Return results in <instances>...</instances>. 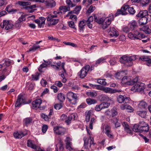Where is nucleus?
<instances>
[{
  "label": "nucleus",
  "mask_w": 151,
  "mask_h": 151,
  "mask_svg": "<svg viewBox=\"0 0 151 151\" xmlns=\"http://www.w3.org/2000/svg\"><path fill=\"white\" fill-rule=\"evenodd\" d=\"M95 119L94 117H92L89 125V128L92 129H93V124L95 123Z\"/></svg>",
  "instance_id": "nucleus-58"
},
{
  "label": "nucleus",
  "mask_w": 151,
  "mask_h": 151,
  "mask_svg": "<svg viewBox=\"0 0 151 151\" xmlns=\"http://www.w3.org/2000/svg\"><path fill=\"white\" fill-rule=\"evenodd\" d=\"M86 94L88 96L91 97H95L97 95L96 93L95 92H87Z\"/></svg>",
  "instance_id": "nucleus-54"
},
{
  "label": "nucleus",
  "mask_w": 151,
  "mask_h": 151,
  "mask_svg": "<svg viewBox=\"0 0 151 151\" xmlns=\"http://www.w3.org/2000/svg\"><path fill=\"white\" fill-rule=\"evenodd\" d=\"M56 146L55 151H63L64 150L63 144L61 140H60L59 142L56 145Z\"/></svg>",
  "instance_id": "nucleus-27"
},
{
  "label": "nucleus",
  "mask_w": 151,
  "mask_h": 151,
  "mask_svg": "<svg viewBox=\"0 0 151 151\" xmlns=\"http://www.w3.org/2000/svg\"><path fill=\"white\" fill-rule=\"evenodd\" d=\"M27 144L28 147H30L33 149H35L37 147V146L36 145L33 144L32 141L28 140L27 141Z\"/></svg>",
  "instance_id": "nucleus-38"
},
{
  "label": "nucleus",
  "mask_w": 151,
  "mask_h": 151,
  "mask_svg": "<svg viewBox=\"0 0 151 151\" xmlns=\"http://www.w3.org/2000/svg\"><path fill=\"white\" fill-rule=\"evenodd\" d=\"M92 111H89L88 112H86V122H88L89 121L91 116L92 114Z\"/></svg>",
  "instance_id": "nucleus-40"
},
{
  "label": "nucleus",
  "mask_w": 151,
  "mask_h": 151,
  "mask_svg": "<svg viewBox=\"0 0 151 151\" xmlns=\"http://www.w3.org/2000/svg\"><path fill=\"white\" fill-rule=\"evenodd\" d=\"M140 130L141 131L144 132H147L149 130V127L148 125L147 124L145 123L143 126L140 127Z\"/></svg>",
  "instance_id": "nucleus-35"
},
{
  "label": "nucleus",
  "mask_w": 151,
  "mask_h": 151,
  "mask_svg": "<svg viewBox=\"0 0 151 151\" xmlns=\"http://www.w3.org/2000/svg\"><path fill=\"white\" fill-rule=\"evenodd\" d=\"M128 11L129 13L131 14H134L135 12V10L133 7H129L128 9Z\"/></svg>",
  "instance_id": "nucleus-61"
},
{
  "label": "nucleus",
  "mask_w": 151,
  "mask_h": 151,
  "mask_svg": "<svg viewBox=\"0 0 151 151\" xmlns=\"http://www.w3.org/2000/svg\"><path fill=\"white\" fill-rule=\"evenodd\" d=\"M128 6L123 5L121 8V9H118L117 10V12L115 14V17L119 16L120 14L122 15H125L127 14V13L126 12L127 9H128Z\"/></svg>",
  "instance_id": "nucleus-9"
},
{
  "label": "nucleus",
  "mask_w": 151,
  "mask_h": 151,
  "mask_svg": "<svg viewBox=\"0 0 151 151\" xmlns=\"http://www.w3.org/2000/svg\"><path fill=\"white\" fill-rule=\"evenodd\" d=\"M105 79H97V82L100 84L105 85L106 84V82Z\"/></svg>",
  "instance_id": "nucleus-56"
},
{
  "label": "nucleus",
  "mask_w": 151,
  "mask_h": 151,
  "mask_svg": "<svg viewBox=\"0 0 151 151\" xmlns=\"http://www.w3.org/2000/svg\"><path fill=\"white\" fill-rule=\"evenodd\" d=\"M116 58H112L109 60V62L111 65H114L116 63Z\"/></svg>",
  "instance_id": "nucleus-63"
},
{
  "label": "nucleus",
  "mask_w": 151,
  "mask_h": 151,
  "mask_svg": "<svg viewBox=\"0 0 151 151\" xmlns=\"http://www.w3.org/2000/svg\"><path fill=\"white\" fill-rule=\"evenodd\" d=\"M53 129L54 133L58 135L64 134L65 131L64 128L60 127H55Z\"/></svg>",
  "instance_id": "nucleus-13"
},
{
  "label": "nucleus",
  "mask_w": 151,
  "mask_h": 151,
  "mask_svg": "<svg viewBox=\"0 0 151 151\" xmlns=\"http://www.w3.org/2000/svg\"><path fill=\"white\" fill-rule=\"evenodd\" d=\"M1 63H3L4 66H9L12 64H13L14 62L12 60L8 58H5L3 59L1 61Z\"/></svg>",
  "instance_id": "nucleus-24"
},
{
  "label": "nucleus",
  "mask_w": 151,
  "mask_h": 151,
  "mask_svg": "<svg viewBox=\"0 0 151 151\" xmlns=\"http://www.w3.org/2000/svg\"><path fill=\"white\" fill-rule=\"evenodd\" d=\"M128 26L131 29L133 30L136 27L137 23L135 21H132L129 23Z\"/></svg>",
  "instance_id": "nucleus-36"
},
{
  "label": "nucleus",
  "mask_w": 151,
  "mask_h": 151,
  "mask_svg": "<svg viewBox=\"0 0 151 151\" xmlns=\"http://www.w3.org/2000/svg\"><path fill=\"white\" fill-rule=\"evenodd\" d=\"M132 82L130 77L127 76L124 77L122 78L121 81L122 84L125 85H132Z\"/></svg>",
  "instance_id": "nucleus-15"
},
{
  "label": "nucleus",
  "mask_w": 151,
  "mask_h": 151,
  "mask_svg": "<svg viewBox=\"0 0 151 151\" xmlns=\"http://www.w3.org/2000/svg\"><path fill=\"white\" fill-rule=\"evenodd\" d=\"M57 97L58 100L60 102H63L65 99V96L64 94L61 93L58 94Z\"/></svg>",
  "instance_id": "nucleus-39"
},
{
  "label": "nucleus",
  "mask_w": 151,
  "mask_h": 151,
  "mask_svg": "<svg viewBox=\"0 0 151 151\" xmlns=\"http://www.w3.org/2000/svg\"><path fill=\"white\" fill-rule=\"evenodd\" d=\"M119 61L121 63H122L125 64L127 65H129L127 64V63H129L128 56L127 55H124L121 57Z\"/></svg>",
  "instance_id": "nucleus-28"
},
{
  "label": "nucleus",
  "mask_w": 151,
  "mask_h": 151,
  "mask_svg": "<svg viewBox=\"0 0 151 151\" xmlns=\"http://www.w3.org/2000/svg\"><path fill=\"white\" fill-rule=\"evenodd\" d=\"M86 24V22L83 21H80L79 22V26L80 32H83L84 29V27Z\"/></svg>",
  "instance_id": "nucleus-33"
},
{
  "label": "nucleus",
  "mask_w": 151,
  "mask_h": 151,
  "mask_svg": "<svg viewBox=\"0 0 151 151\" xmlns=\"http://www.w3.org/2000/svg\"><path fill=\"white\" fill-rule=\"evenodd\" d=\"M109 33V35L111 37L115 36L116 37L119 35L118 32L114 27L110 28Z\"/></svg>",
  "instance_id": "nucleus-26"
},
{
  "label": "nucleus",
  "mask_w": 151,
  "mask_h": 151,
  "mask_svg": "<svg viewBox=\"0 0 151 151\" xmlns=\"http://www.w3.org/2000/svg\"><path fill=\"white\" fill-rule=\"evenodd\" d=\"M117 100L119 103H124L127 104L131 101V99L129 97H127L125 95H120L117 97Z\"/></svg>",
  "instance_id": "nucleus-7"
},
{
  "label": "nucleus",
  "mask_w": 151,
  "mask_h": 151,
  "mask_svg": "<svg viewBox=\"0 0 151 151\" xmlns=\"http://www.w3.org/2000/svg\"><path fill=\"white\" fill-rule=\"evenodd\" d=\"M148 17H144L141 18L139 21V23L141 25H144L147 22Z\"/></svg>",
  "instance_id": "nucleus-34"
},
{
  "label": "nucleus",
  "mask_w": 151,
  "mask_h": 151,
  "mask_svg": "<svg viewBox=\"0 0 151 151\" xmlns=\"http://www.w3.org/2000/svg\"><path fill=\"white\" fill-rule=\"evenodd\" d=\"M148 15V12L146 10H142L139 12L138 14L137 15L138 17L142 18L146 17V16Z\"/></svg>",
  "instance_id": "nucleus-32"
},
{
  "label": "nucleus",
  "mask_w": 151,
  "mask_h": 151,
  "mask_svg": "<svg viewBox=\"0 0 151 151\" xmlns=\"http://www.w3.org/2000/svg\"><path fill=\"white\" fill-rule=\"evenodd\" d=\"M61 10H63L64 12H66L70 10V8L69 7H67L66 6H60L59 8Z\"/></svg>",
  "instance_id": "nucleus-62"
},
{
  "label": "nucleus",
  "mask_w": 151,
  "mask_h": 151,
  "mask_svg": "<svg viewBox=\"0 0 151 151\" xmlns=\"http://www.w3.org/2000/svg\"><path fill=\"white\" fill-rule=\"evenodd\" d=\"M122 125L124 128V131L127 133L131 134H132L133 132L132 128L130 127L126 122H124L122 123Z\"/></svg>",
  "instance_id": "nucleus-20"
},
{
  "label": "nucleus",
  "mask_w": 151,
  "mask_h": 151,
  "mask_svg": "<svg viewBox=\"0 0 151 151\" xmlns=\"http://www.w3.org/2000/svg\"><path fill=\"white\" fill-rule=\"evenodd\" d=\"M101 99L102 101H111V99L107 96L106 95H102L101 96Z\"/></svg>",
  "instance_id": "nucleus-48"
},
{
  "label": "nucleus",
  "mask_w": 151,
  "mask_h": 151,
  "mask_svg": "<svg viewBox=\"0 0 151 151\" xmlns=\"http://www.w3.org/2000/svg\"><path fill=\"white\" fill-rule=\"evenodd\" d=\"M84 146L87 151H93L95 148V143L94 142L93 139L90 136L89 138H84Z\"/></svg>",
  "instance_id": "nucleus-1"
},
{
  "label": "nucleus",
  "mask_w": 151,
  "mask_h": 151,
  "mask_svg": "<svg viewBox=\"0 0 151 151\" xmlns=\"http://www.w3.org/2000/svg\"><path fill=\"white\" fill-rule=\"evenodd\" d=\"M42 103V100L40 99H36L32 103V107L33 109H37L40 107Z\"/></svg>",
  "instance_id": "nucleus-21"
},
{
  "label": "nucleus",
  "mask_w": 151,
  "mask_h": 151,
  "mask_svg": "<svg viewBox=\"0 0 151 151\" xmlns=\"http://www.w3.org/2000/svg\"><path fill=\"white\" fill-rule=\"evenodd\" d=\"M72 89L73 91L76 92L81 90L80 88L78 86L75 85H73Z\"/></svg>",
  "instance_id": "nucleus-64"
},
{
  "label": "nucleus",
  "mask_w": 151,
  "mask_h": 151,
  "mask_svg": "<svg viewBox=\"0 0 151 151\" xmlns=\"http://www.w3.org/2000/svg\"><path fill=\"white\" fill-rule=\"evenodd\" d=\"M40 116L42 118L44 119L46 121H48L50 119V116H49L48 115H47L43 113L41 114Z\"/></svg>",
  "instance_id": "nucleus-51"
},
{
  "label": "nucleus",
  "mask_w": 151,
  "mask_h": 151,
  "mask_svg": "<svg viewBox=\"0 0 151 151\" xmlns=\"http://www.w3.org/2000/svg\"><path fill=\"white\" fill-rule=\"evenodd\" d=\"M139 29L140 30L144 31L146 34H149L151 33V30L147 26H143Z\"/></svg>",
  "instance_id": "nucleus-37"
},
{
  "label": "nucleus",
  "mask_w": 151,
  "mask_h": 151,
  "mask_svg": "<svg viewBox=\"0 0 151 151\" xmlns=\"http://www.w3.org/2000/svg\"><path fill=\"white\" fill-rule=\"evenodd\" d=\"M118 112L116 108H113L110 111L107 110L106 111L105 114L110 117H113L116 116L118 114Z\"/></svg>",
  "instance_id": "nucleus-14"
},
{
  "label": "nucleus",
  "mask_w": 151,
  "mask_h": 151,
  "mask_svg": "<svg viewBox=\"0 0 151 151\" xmlns=\"http://www.w3.org/2000/svg\"><path fill=\"white\" fill-rule=\"evenodd\" d=\"M77 96L76 94L71 92H69L67 94V98L68 99H69Z\"/></svg>",
  "instance_id": "nucleus-42"
},
{
  "label": "nucleus",
  "mask_w": 151,
  "mask_h": 151,
  "mask_svg": "<svg viewBox=\"0 0 151 151\" xmlns=\"http://www.w3.org/2000/svg\"><path fill=\"white\" fill-rule=\"evenodd\" d=\"M72 13H73V12H69L67 16H70V19L73 21H76L77 20V17L76 15L73 14H71Z\"/></svg>",
  "instance_id": "nucleus-43"
},
{
  "label": "nucleus",
  "mask_w": 151,
  "mask_h": 151,
  "mask_svg": "<svg viewBox=\"0 0 151 151\" xmlns=\"http://www.w3.org/2000/svg\"><path fill=\"white\" fill-rule=\"evenodd\" d=\"M27 103L26 102L25 100L23 99L21 96H19L18 97V99L15 104V107H19L22 104H25Z\"/></svg>",
  "instance_id": "nucleus-18"
},
{
  "label": "nucleus",
  "mask_w": 151,
  "mask_h": 151,
  "mask_svg": "<svg viewBox=\"0 0 151 151\" xmlns=\"http://www.w3.org/2000/svg\"><path fill=\"white\" fill-rule=\"evenodd\" d=\"M45 19L43 17H40L38 19L35 20V22L37 23L40 28L43 27L45 24Z\"/></svg>",
  "instance_id": "nucleus-12"
},
{
  "label": "nucleus",
  "mask_w": 151,
  "mask_h": 151,
  "mask_svg": "<svg viewBox=\"0 0 151 151\" xmlns=\"http://www.w3.org/2000/svg\"><path fill=\"white\" fill-rule=\"evenodd\" d=\"M66 2L68 6V7L69 8L70 7H73L76 5V4L75 3H73L71 1V0H67Z\"/></svg>",
  "instance_id": "nucleus-55"
},
{
  "label": "nucleus",
  "mask_w": 151,
  "mask_h": 151,
  "mask_svg": "<svg viewBox=\"0 0 151 151\" xmlns=\"http://www.w3.org/2000/svg\"><path fill=\"white\" fill-rule=\"evenodd\" d=\"M13 26L11 22L9 20H4L3 21V24L1 26V28H4L5 29L8 30L12 29Z\"/></svg>",
  "instance_id": "nucleus-10"
},
{
  "label": "nucleus",
  "mask_w": 151,
  "mask_h": 151,
  "mask_svg": "<svg viewBox=\"0 0 151 151\" xmlns=\"http://www.w3.org/2000/svg\"><path fill=\"white\" fill-rule=\"evenodd\" d=\"M120 107L121 109L122 110L127 109L129 110V111L130 112H132L134 111L133 108L127 104L125 103L124 104H122Z\"/></svg>",
  "instance_id": "nucleus-25"
},
{
  "label": "nucleus",
  "mask_w": 151,
  "mask_h": 151,
  "mask_svg": "<svg viewBox=\"0 0 151 151\" xmlns=\"http://www.w3.org/2000/svg\"><path fill=\"white\" fill-rule=\"evenodd\" d=\"M110 103L103 102L95 107V109L97 111H100L102 109L108 108L110 105Z\"/></svg>",
  "instance_id": "nucleus-8"
},
{
  "label": "nucleus",
  "mask_w": 151,
  "mask_h": 151,
  "mask_svg": "<svg viewBox=\"0 0 151 151\" xmlns=\"http://www.w3.org/2000/svg\"><path fill=\"white\" fill-rule=\"evenodd\" d=\"M92 68V66H91V68H90L89 65H86L82 68L80 72L78 73V75L80 78H83L87 75L89 71H91L93 70Z\"/></svg>",
  "instance_id": "nucleus-2"
},
{
  "label": "nucleus",
  "mask_w": 151,
  "mask_h": 151,
  "mask_svg": "<svg viewBox=\"0 0 151 151\" xmlns=\"http://www.w3.org/2000/svg\"><path fill=\"white\" fill-rule=\"evenodd\" d=\"M139 60L146 61L147 65L149 66H151V59L148 56H142L139 58Z\"/></svg>",
  "instance_id": "nucleus-22"
},
{
  "label": "nucleus",
  "mask_w": 151,
  "mask_h": 151,
  "mask_svg": "<svg viewBox=\"0 0 151 151\" xmlns=\"http://www.w3.org/2000/svg\"><path fill=\"white\" fill-rule=\"evenodd\" d=\"M40 73H36L32 75V80L37 81L38 80L39 78Z\"/></svg>",
  "instance_id": "nucleus-41"
},
{
  "label": "nucleus",
  "mask_w": 151,
  "mask_h": 151,
  "mask_svg": "<svg viewBox=\"0 0 151 151\" xmlns=\"http://www.w3.org/2000/svg\"><path fill=\"white\" fill-rule=\"evenodd\" d=\"M40 48V46L39 45H34L32 47H31L29 50L27 51L28 52H29L31 51H32L33 52H35L38 49Z\"/></svg>",
  "instance_id": "nucleus-46"
},
{
  "label": "nucleus",
  "mask_w": 151,
  "mask_h": 151,
  "mask_svg": "<svg viewBox=\"0 0 151 151\" xmlns=\"http://www.w3.org/2000/svg\"><path fill=\"white\" fill-rule=\"evenodd\" d=\"M136 59V56L133 55L131 56H128V61H129V63H130V64L128 65L129 66L132 65V63L131 62L132 61Z\"/></svg>",
  "instance_id": "nucleus-49"
},
{
  "label": "nucleus",
  "mask_w": 151,
  "mask_h": 151,
  "mask_svg": "<svg viewBox=\"0 0 151 151\" xmlns=\"http://www.w3.org/2000/svg\"><path fill=\"white\" fill-rule=\"evenodd\" d=\"M71 139L70 137H67L65 140L66 144V148L70 151L73 149L72 143L71 142Z\"/></svg>",
  "instance_id": "nucleus-23"
},
{
  "label": "nucleus",
  "mask_w": 151,
  "mask_h": 151,
  "mask_svg": "<svg viewBox=\"0 0 151 151\" xmlns=\"http://www.w3.org/2000/svg\"><path fill=\"white\" fill-rule=\"evenodd\" d=\"M27 134V132H24L22 131L17 132L14 133V136L16 138L21 139Z\"/></svg>",
  "instance_id": "nucleus-19"
},
{
  "label": "nucleus",
  "mask_w": 151,
  "mask_h": 151,
  "mask_svg": "<svg viewBox=\"0 0 151 151\" xmlns=\"http://www.w3.org/2000/svg\"><path fill=\"white\" fill-rule=\"evenodd\" d=\"M136 114L142 118H145L146 116L147 112L145 110H138L137 111Z\"/></svg>",
  "instance_id": "nucleus-31"
},
{
  "label": "nucleus",
  "mask_w": 151,
  "mask_h": 151,
  "mask_svg": "<svg viewBox=\"0 0 151 151\" xmlns=\"http://www.w3.org/2000/svg\"><path fill=\"white\" fill-rule=\"evenodd\" d=\"M105 132L107 136L109 138H113L114 136L111 131V128L108 125H106L105 127Z\"/></svg>",
  "instance_id": "nucleus-17"
},
{
  "label": "nucleus",
  "mask_w": 151,
  "mask_h": 151,
  "mask_svg": "<svg viewBox=\"0 0 151 151\" xmlns=\"http://www.w3.org/2000/svg\"><path fill=\"white\" fill-rule=\"evenodd\" d=\"M124 74V73L122 72H118L115 74V78L118 79H120L122 78Z\"/></svg>",
  "instance_id": "nucleus-50"
},
{
  "label": "nucleus",
  "mask_w": 151,
  "mask_h": 151,
  "mask_svg": "<svg viewBox=\"0 0 151 151\" xmlns=\"http://www.w3.org/2000/svg\"><path fill=\"white\" fill-rule=\"evenodd\" d=\"M147 103L143 100L139 102L138 104V107L140 109H145L147 108Z\"/></svg>",
  "instance_id": "nucleus-30"
},
{
  "label": "nucleus",
  "mask_w": 151,
  "mask_h": 151,
  "mask_svg": "<svg viewBox=\"0 0 151 151\" xmlns=\"http://www.w3.org/2000/svg\"><path fill=\"white\" fill-rule=\"evenodd\" d=\"M95 21L99 24L102 23L104 22V19L102 18L98 19L96 17H94Z\"/></svg>",
  "instance_id": "nucleus-59"
},
{
  "label": "nucleus",
  "mask_w": 151,
  "mask_h": 151,
  "mask_svg": "<svg viewBox=\"0 0 151 151\" xmlns=\"http://www.w3.org/2000/svg\"><path fill=\"white\" fill-rule=\"evenodd\" d=\"M32 118L28 117L25 119L24 120V122L25 125L27 126L32 123Z\"/></svg>",
  "instance_id": "nucleus-45"
},
{
  "label": "nucleus",
  "mask_w": 151,
  "mask_h": 151,
  "mask_svg": "<svg viewBox=\"0 0 151 151\" xmlns=\"http://www.w3.org/2000/svg\"><path fill=\"white\" fill-rule=\"evenodd\" d=\"M18 3L19 5L22 6H26L30 5L31 4V3L28 1H19L18 2Z\"/></svg>",
  "instance_id": "nucleus-44"
},
{
  "label": "nucleus",
  "mask_w": 151,
  "mask_h": 151,
  "mask_svg": "<svg viewBox=\"0 0 151 151\" xmlns=\"http://www.w3.org/2000/svg\"><path fill=\"white\" fill-rule=\"evenodd\" d=\"M134 84V85L131 88V90L132 91L141 92L143 91L145 88L144 84L141 82H138Z\"/></svg>",
  "instance_id": "nucleus-5"
},
{
  "label": "nucleus",
  "mask_w": 151,
  "mask_h": 151,
  "mask_svg": "<svg viewBox=\"0 0 151 151\" xmlns=\"http://www.w3.org/2000/svg\"><path fill=\"white\" fill-rule=\"evenodd\" d=\"M81 8V6H77L75 8L74 10L73 11V13L75 14H78L80 11Z\"/></svg>",
  "instance_id": "nucleus-57"
},
{
  "label": "nucleus",
  "mask_w": 151,
  "mask_h": 151,
  "mask_svg": "<svg viewBox=\"0 0 151 151\" xmlns=\"http://www.w3.org/2000/svg\"><path fill=\"white\" fill-rule=\"evenodd\" d=\"M86 101L87 104L89 105L96 104L97 103V101L96 100L90 98L87 99Z\"/></svg>",
  "instance_id": "nucleus-47"
},
{
  "label": "nucleus",
  "mask_w": 151,
  "mask_h": 151,
  "mask_svg": "<svg viewBox=\"0 0 151 151\" xmlns=\"http://www.w3.org/2000/svg\"><path fill=\"white\" fill-rule=\"evenodd\" d=\"M132 130L135 132H139L141 131L140 130V128H139L138 125L136 124L133 126Z\"/></svg>",
  "instance_id": "nucleus-60"
},
{
  "label": "nucleus",
  "mask_w": 151,
  "mask_h": 151,
  "mask_svg": "<svg viewBox=\"0 0 151 151\" xmlns=\"http://www.w3.org/2000/svg\"><path fill=\"white\" fill-rule=\"evenodd\" d=\"M128 37L132 40H140V38H143L145 36L142 33H141L137 30L134 31L133 33L130 32L128 34Z\"/></svg>",
  "instance_id": "nucleus-3"
},
{
  "label": "nucleus",
  "mask_w": 151,
  "mask_h": 151,
  "mask_svg": "<svg viewBox=\"0 0 151 151\" xmlns=\"http://www.w3.org/2000/svg\"><path fill=\"white\" fill-rule=\"evenodd\" d=\"M76 117L75 115L74 114H72L67 117L65 120V122L68 125L71 122V120L73 119L75 120Z\"/></svg>",
  "instance_id": "nucleus-29"
},
{
  "label": "nucleus",
  "mask_w": 151,
  "mask_h": 151,
  "mask_svg": "<svg viewBox=\"0 0 151 151\" xmlns=\"http://www.w3.org/2000/svg\"><path fill=\"white\" fill-rule=\"evenodd\" d=\"M44 4L46 8L52 9L56 6V2L54 0H46L45 1Z\"/></svg>",
  "instance_id": "nucleus-11"
},
{
  "label": "nucleus",
  "mask_w": 151,
  "mask_h": 151,
  "mask_svg": "<svg viewBox=\"0 0 151 151\" xmlns=\"http://www.w3.org/2000/svg\"><path fill=\"white\" fill-rule=\"evenodd\" d=\"M113 14H109V17L107 19H106L104 20L105 22H103L102 24V27L103 29H106L109 25L111 23L112 21L114 20Z\"/></svg>",
  "instance_id": "nucleus-6"
},
{
  "label": "nucleus",
  "mask_w": 151,
  "mask_h": 151,
  "mask_svg": "<svg viewBox=\"0 0 151 151\" xmlns=\"http://www.w3.org/2000/svg\"><path fill=\"white\" fill-rule=\"evenodd\" d=\"M106 60V59L104 58H101L98 59L96 62L95 64L96 65H97L98 64L102 63L104 62Z\"/></svg>",
  "instance_id": "nucleus-52"
},
{
  "label": "nucleus",
  "mask_w": 151,
  "mask_h": 151,
  "mask_svg": "<svg viewBox=\"0 0 151 151\" xmlns=\"http://www.w3.org/2000/svg\"><path fill=\"white\" fill-rule=\"evenodd\" d=\"M57 15L52 14H50L47 16V18L48 26H50L51 25H55L58 23L59 21V19H57Z\"/></svg>",
  "instance_id": "nucleus-4"
},
{
  "label": "nucleus",
  "mask_w": 151,
  "mask_h": 151,
  "mask_svg": "<svg viewBox=\"0 0 151 151\" xmlns=\"http://www.w3.org/2000/svg\"><path fill=\"white\" fill-rule=\"evenodd\" d=\"M78 100V98L77 96L74 97L73 98L68 99L69 102L73 104H75L77 103V101Z\"/></svg>",
  "instance_id": "nucleus-53"
},
{
  "label": "nucleus",
  "mask_w": 151,
  "mask_h": 151,
  "mask_svg": "<svg viewBox=\"0 0 151 151\" xmlns=\"http://www.w3.org/2000/svg\"><path fill=\"white\" fill-rule=\"evenodd\" d=\"M103 91L106 93H114L117 92H120L122 91L121 90H118L116 89H112L111 88L104 87Z\"/></svg>",
  "instance_id": "nucleus-16"
}]
</instances>
